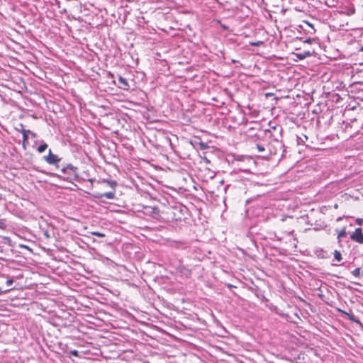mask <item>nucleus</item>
I'll list each match as a JSON object with an SVG mask.
<instances>
[{
  "mask_svg": "<svg viewBox=\"0 0 363 363\" xmlns=\"http://www.w3.org/2000/svg\"><path fill=\"white\" fill-rule=\"evenodd\" d=\"M11 289H2V288L0 287V295H2V294H6L7 292H9Z\"/></svg>",
  "mask_w": 363,
  "mask_h": 363,
  "instance_id": "26",
  "label": "nucleus"
},
{
  "mask_svg": "<svg viewBox=\"0 0 363 363\" xmlns=\"http://www.w3.org/2000/svg\"><path fill=\"white\" fill-rule=\"evenodd\" d=\"M18 126H19V128H16V129L18 132L21 133H22V135H23V131H27L28 130L24 129V126H23V125L22 123H20V124L18 125Z\"/></svg>",
  "mask_w": 363,
  "mask_h": 363,
  "instance_id": "19",
  "label": "nucleus"
},
{
  "mask_svg": "<svg viewBox=\"0 0 363 363\" xmlns=\"http://www.w3.org/2000/svg\"><path fill=\"white\" fill-rule=\"evenodd\" d=\"M60 172L64 174H68V172H67V169L66 168V165L62 167L60 169Z\"/></svg>",
  "mask_w": 363,
  "mask_h": 363,
  "instance_id": "24",
  "label": "nucleus"
},
{
  "mask_svg": "<svg viewBox=\"0 0 363 363\" xmlns=\"http://www.w3.org/2000/svg\"><path fill=\"white\" fill-rule=\"evenodd\" d=\"M94 196L96 199L106 198L108 199H113L115 198V191L106 193H96Z\"/></svg>",
  "mask_w": 363,
  "mask_h": 363,
  "instance_id": "7",
  "label": "nucleus"
},
{
  "mask_svg": "<svg viewBox=\"0 0 363 363\" xmlns=\"http://www.w3.org/2000/svg\"><path fill=\"white\" fill-rule=\"evenodd\" d=\"M200 145H201L202 149H206L208 147V145L206 144L203 143H201Z\"/></svg>",
  "mask_w": 363,
  "mask_h": 363,
  "instance_id": "31",
  "label": "nucleus"
},
{
  "mask_svg": "<svg viewBox=\"0 0 363 363\" xmlns=\"http://www.w3.org/2000/svg\"><path fill=\"white\" fill-rule=\"evenodd\" d=\"M13 279H9L6 281V285L7 286H11L13 283Z\"/></svg>",
  "mask_w": 363,
  "mask_h": 363,
  "instance_id": "28",
  "label": "nucleus"
},
{
  "mask_svg": "<svg viewBox=\"0 0 363 363\" xmlns=\"http://www.w3.org/2000/svg\"><path fill=\"white\" fill-rule=\"evenodd\" d=\"M231 61H232L233 63H236V62H238V60H232Z\"/></svg>",
  "mask_w": 363,
  "mask_h": 363,
  "instance_id": "34",
  "label": "nucleus"
},
{
  "mask_svg": "<svg viewBox=\"0 0 363 363\" xmlns=\"http://www.w3.org/2000/svg\"><path fill=\"white\" fill-rule=\"evenodd\" d=\"M305 23L308 27V28H311V26H313L311 23H308L307 21H306Z\"/></svg>",
  "mask_w": 363,
  "mask_h": 363,
  "instance_id": "32",
  "label": "nucleus"
},
{
  "mask_svg": "<svg viewBox=\"0 0 363 363\" xmlns=\"http://www.w3.org/2000/svg\"><path fill=\"white\" fill-rule=\"evenodd\" d=\"M263 43L262 41H257V42H251L250 44V45L252 46H259L262 44Z\"/></svg>",
  "mask_w": 363,
  "mask_h": 363,
  "instance_id": "22",
  "label": "nucleus"
},
{
  "mask_svg": "<svg viewBox=\"0 0 363 363\" xmlns=\"http://www.w3.org/2000/svg\"><path fill=\"white\" fill-rule=\"evenodd\" d=\"M256 148L257 149L259 152H265V147L262 145L256 144Z\"/></svg>",
  "mask_w": 363,
  "mask_h": 363,
  "instance_id": "18",
  "label": "nucleus"
},
{
  "mask_svg": "<svg viewBox=\"0 0 363 363\" xmlns=\"http://www.w3.org/2000/svg\"><path fill=\"white\" fill-rule=\"evenodd\" d=\"M350 239L359 244H363V232L362 228H357L355 229L354 232H353L350 235Z\"/></svg>",
  "mask_w": 363,
  "mask_h": 363,
  "instance_id": "3",
  "label": "nucleus"
},
{
  "mask_svg": "<svg viewBox=\"0 0 363 363\" xmlns=\"http://www.w3.org/2000/svg\"><path fill=\"white\" fill-rule=\"evenodd\" d=\"M313 40H314L313 39H312L311 38H307L306 40H304V43L311 44V43H312V42Z\"/></svg>",
  "mask_w": 363,
  "mask_h": 363,
  "instance_id": "29",
  "label": "nucleus"
},
{
  "mask_svg": "<svg viewBox=\"0 0 363 363\" xmlns=\"http://www.w3.org/2000/svg\"><path fill=\"white\" fill-rule=\"evenodd\" d=\"M312 54L310 51H304L303 52H301V53H297L296 54V57L299 59V60H303L308 57H310L311 56Z\"/></svg>",
  "mask_w": 363,
  "mask_h": 363,
  "instance_id": "12",
  "label": "nucleus"
},
{
  "mask_svg": "<svg viewBox=\"0 0 363 363\" xmlns=\"http://www.w3.org/2000/svg\"><path fill=\"white\" fill-rule=\"evenodd\" d=\"M304 30L307 32L308 34L310 35H313L315 33V29L313 26H311V28H305Z\"/></svg>",
  "mask_w": 363,
  "mask_h": 363,
  "instance_id": "20",
  "label": "nucleus"
},
{
  "mask_svg": "<svg viewBox=\"0 0 363 363\" xmlns=\"http://www.w3.org/2000/svg\"><path fill=\"white\" fill-rule=\"evenodd\" d=\"M350 320H351L352 321H353L354 323H360V321L357 318H356L354 315H351L350 317Z\"/></svg>",
  "mask_w": 363,
  "mask_h": 363,
  "instance_id": "25",
  "label": "nucleus"
},
{
  "mask_svg": "<svg viewBox=\"0 0 363 363\" xmlns=\"http://www.w3.org/2000/svg\"><path fill=\"white\" fill-rule=\"evenodd\" d=\"M188 209L182 205L172 206L170 210L171 218L174 221H182L186 218Z\"/></svg>",
  "mask_w": 363,
  "mask_h": 363,
  "instance_id": "1",
  "label": "nucleus"
},
{
  "mask_svg": "<svg viewBox=\"0 0 363 363\" xmlns=\"http://www.w3.org/2000/svg\"><path fill=\"white\" fill-rule=\"evenodd\" d=\"M347 235V233L346 231L345 227H344L340 232H338L337 239L338 243L340 247L342 246L341 242H342V238H346Z\"/></svg>",
  "mask_w": 363,
  "mask_h": 363,
  "instance_id": "9",
  "label": "nucleus"
},
{
  "mask_svg": "<svg viewBox=\"0 0 363 363\" xmlns=\"http://www.w3.org/2000/svg\"><path fill=\"white\" fill-rule=\"evenodd\" d=\"M352 274L354 277L357 278L363 277V273L361 272V269L359 267H357L352 271Z\"/></svg>",
  "mask_w": 363,
  "mask_h": 363,
  "instance_id": "14",
  "label": "nucleus"
},
{
  "mask_svg": "<svg viewBox=\"0 0 363 363\" xmlns=\"http://www.w3.org/2000/svg\"><path fill=\"white\" fill-rule=\"evenodd\" d=\"M269 129H271L273 132H276L279 135H281V133L282 131V128L281 126H279V125H278V126H271V128Z\"/></svg>",
  "mask_w": 363,
  "mask_h": 363,
  "instance_id": "16",
  "label": "nucleus"
},
{
  "mask_svg": "<svg viewBox=\"0 0 363 363\" xmlns=\"http://www.w3.org/2000/svg\"><path fill=\"white\" fill-rule=\"evenodd\" d=\"M70 354L72 355V356H74V357H79V352L76 350H71L70 351Z\"/></svg>",
  "mask_w": 363,
  "mask_h": 363,
  "instance_id": "23",
  "label": "nucleus"
},
{
  "mask_svg": "<svg viewBox=\"0 0 363 363\" xmlns=\"http://www.w3.org/2000/svg\"><path fill=\"white\" fill-rule=\"evenodd\" d=\"M66 168L67 169L68 174L70 176V178L73 177L74 179L78 178V168L77 167L72 165V164H67L66 165Z\"/></svg>",
  "mask_w": 363,
  "mask_h": 363,
  "instance_id": "5",
  "label": "nucleus"
},
{
  "mask_svg": "<svg viewBox=\"0 0 363 363\" xmlns=\"http://www.w3.org/2000/svg\"><path fill=\"white\" fill-rule=\"evenodd\" d=\"M308 137L305 135H303V137L297 136V143L298 145L303 144L305 143L304 140H307Z\"/></svg>",
  "mask_w": 363,
  "mask_h": 363,
  "instance_id": "17",
  "label": "nucleus"
},
{
  "mask_svg": "<svg viewBox=\"0 0 363 363\" xmlns=\"http://www.w3.org/2000/svg\"><path fill=\"white\" fill-rule=\"evenodd\" d=\"M264 137L272 139V140L278 142L281 135L276 132H273L271 129H267L264 131Z\"/></svg>",
  "mask_w": 363,
  "mask_h": 363,
  "instance_id": "6",
  "label": "nucleus"
},
{
  "mask_svg": "<svg viewBox=\"0 0 363 363\" xmlns=\"http://www.w3.org/2000/svg\"><path fill=\"white\" fill-rule=\"evenodd\" d=\"M28 135H31V137L33 138H36L37 137V134L32 132L31 130H29V132H28Z\"/></svg>",
  "mask_w": 363,
  "mask_h": 363,
  "instance_id": "30",
  "label": "nucleus"
},
{
  "mask_svg": "<svg viewBox=\"0 0 363 363\" xmlns=\"http://www.w3.org/2000/svg\"><path fill=\"white\" fill-rule=\"evenodd\" d=\"M43 160L49 164L55 165L57 168H59V162L62 158H60L57 155L52 154L51 150H49L48 155L44 156Z\"/></svg>",
  "mask_w": 363,
  "mask_h": 363,
  "instance_id": "2",
  "label": "nucleus"
},
{
  "mask_svg": "<svg viewBox=\"0 0 363 363\" xmlns=\"http://www.w3.org/2000/svg\"><path fill=\"white\" fill-rule=\"evenodd\" d=\"M109 75L113 78V74L109 73Z\"/></svg>",
  "mask_w": 363,
  "mask_h": 363,
  "instance_id": "35",
  "label": "nucleus"
},
{
  "mask_svg": "<svg viewBox=\"0 0 363 363\" xmlns=\"http://www.w3.org/2000/svg\"><path fill=\"white\" fill-rule=\"evenodd\" d=\"M145 213L153 218H157L160 216V209L157 206H145Z\"/></svg>",
  "mask_w": 363,
  "mask_h": 363,
  "instance_id": "4",
  "label": "nucleus"
},
{
  "mask_svg": "<svg viewBox=\"0 0 363 363\" xmlns=\"http://www.w3.org/2000/svg\"><path fill=\"white\" fill-rule=\"evenodd\" d=\"M361 51H363V45L362 46L361 49H360Z\"/></svg>",
  "mask_w": 363,
  "mask_h": 363,
  "instance_id": "36",
  "label": "nucleus"
},
{
  "mask_svg": "<svg viewBox=\"0 0 363 363\" xmlns=\"http://www.w3.org/2000/svg\"><path fill=\"white\" fill-rule=\"evenodd\" d=\"M91 234L93 235H95L98 238H104L105 237V234L101 233V232H98V231H95V232H91Z\"/></svg>",
  "mask_w": 363,
  "mask_h": 363,
  "instance_id": "21",
  "label": "nucleus"
},
{
  "mask_svg": "<svg viewBox=\"0 0 363 363\" xmlns=\"http://www.w3.org/2000/svg\"><path fill=\"white\" fill-rule=\"evenodd\" d=\"M334 258L335 260L340 262L342 259L341 252L338 250L334 251Z\"/></svg>",
  "mask_w": 363,
  "mask_h": 363,
  "instance_id": "15",
  "label": "nucleus"
},
{
  "mask_svg": "<svg viewBox=\"0 0 363 363\" xmlns=\"http://www.w3.org/2000/svg\"><path fill=\"white\" fill-rule=\"evenodd\" d=\"M48 148V144L44 141H41L40 145L38 147L37 150L39 153H42Z\"/></svg>",
  "mask_w": 363,
  "mask_h": 363,
  "instance_id": "13",
  "label": "nucleus"
},
{
  "mask_svg": "<svg viewBox=\"0 0 363 363\" xmlns=\"http://www.w3.org/2000/svg\"><path fill=\"white\" fill-rule=\"evenodd\" d=\"M118 88L123 89V90H128L130 89V85L127 81L126 79L123 78L121 76L118 77Z\"/></svg>",
  "mask_w": 363,
  "mask_h": 363,
  "instance_id": "8",
  "label": "nucleus"
},
{
  "mask_svg": "<svg viewBox=\"0 0 363 363\" xmlns=\"http://www.w3.org/2000/svg\"><path fill=\"white\" fill-rule=\"evenodd\" d=\"M222 28L224 29V30H227L228 29V27L226 26H222Z\"/></svg>",
  "mask_w": 363,
  "mask_h": 363,
  "instance_id": "33",
  "label": "nucleus"
},
{
  "mask_svg": "<svg viewBox=\"0 0 363 363\" xmlns=\"http://www.w3.org/2000/svg\"><path fill=\"white\" fill-rule=\"evenodd\" d=\"M23 147L24 150H26V146H27V144L28 143V132H29V130H28L27 131H23Z\"/></svg>",
  "mask_w": 363,
  "mask_h": 363,
  "instance_id": "10",
  "label": "nucleus"
},
{
  "mask_svg": "<svg viewBox=\"0 0 363 363\" xmlns=\"http://www.w3.org/2000/svg\"><path fill=\"white\" fill-rule=\"evenodd\" d=\"M355 222L357 225H361L363 223V220L362 218H357Z\"/></svg>",
  "mask_w": 363,
  "mask_h": 363,
  "instance_id": "27",
  "label": "nucleus"
},
{
  "mask_svg": "<svg viewBox=\"0 0 363 363\" xmlns=\"http://www.w3.org/2000/svg\"><path fill=\"white\" fill-rule=\"evenodd\" d=\"M101 182L106 183L113 191H115L117 186V182L114 180H108L104 179Z\"/></svg>",
  "mask_w": 363,
  "mask_h": 363,
  "instance_id": "11",
  "label": "nucleus"
}]
</instances>
